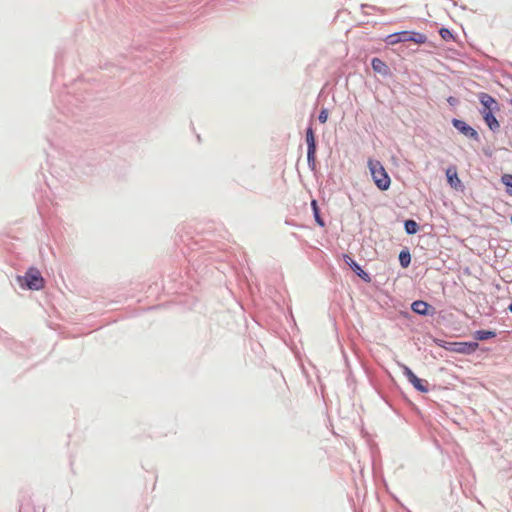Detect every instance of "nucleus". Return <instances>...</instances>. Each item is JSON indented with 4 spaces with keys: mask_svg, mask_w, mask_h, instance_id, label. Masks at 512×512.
Here are the masks:
<instances>
[{
    "mask_svg": "<svg viewBox=\"0 0 512 512\" xmlns=\"http://www.w3.org/2000/svg\"><path fill=\"white\" fill-rule=\"evenodd\" d=\"M368 168L375 185L382 191L388 190L391 184V179L381 162L378 160L369 159Z\"/></svg>",
    "mask_w": 512,
    "mask_h": 512,
    "instance_id": "nucleus-1",
    "label": "nucleus"
},
{
    "mask_svg": "<svg viewBox=\"0 0 512 512\" xmlns=\"http://www.w3.org/2000/svg\"><path fill=\"white\" fill-rule=\"evenodd\" d=\"M17 279L20 286L31 290H40L44 286V280L40 272L35 268H30L25 276H19Z\"/></svg>",
    "mask_w": 512,
    "mask_h": 512,
    "instance_id": "nucleus-2",
    "label": "nucleus"
},
{
    "mask_svg": "<svg viewBox=\"0 0 512 512\" xmlns=\"http://www.w3.org/2000/svg\"><path fill=\"white\" fill-rule=\"evenodd\" d=\"M478 99L482 105L481 114L484 113H496L500 111L499 103L491 95L485 92L478 94Z\"/></svg>",
    "mask_w": 512,
    "mask_h": 512,
    "instance_id": "nucleus-3",
    "label": "nucleus"
},
{
    "mask_svg": "<svg viewBox=\"0 0 512 512\" xmlns=\"http://www.w3.org/2000/svg\"><path fill=\"white\" fill-rule=\"evenodd\" d=\"M477 342H450L446 350L460 354H471L478 349Z\"/></svg>",
    "mask_w": 512,
    "mask_h": 512,
    "instance_id": "nucleus-4",
    "label": "nucleus"
},
{
    "mask_svg": "<svg viewBox=\"0 0 512 512\" xmlns=\"http://www.w3.org/2000/svg\"><path fill=\"white\" fill-rule=\"evenodd\" d=\"M403 374L407 377L408 381L414 386L415 389H417L420 392H428V383L426 380H422L418 378L412 370L403 365Z\"/></svg>",
    "mask_w": 512,
    "mask_h": 512,
    "instance_id": "nucleus-5",
    "label": "nucleus"
},
{
    "mask_svg": "<svg viewBox=\"0 0 512 512\" xmlns=\"http://www.w3.org/2000/svg\"><path fill=\"white\" fill-rule=\"evenodd\" d=\"M306 143L308 146L307 150V159L308 163L315 162V154H316V140L312 127H308L306 130Z\"/></svg>",
    "mask_w": 512,
    "mask_h": 512,
    "instance_id": "nucleus-6",
    "label": "nucleus"
},
{
    "mask_svg": "<svg viewBox=\"0 0 512 512\" xmlns=\"http://www.w3.org/2000/svg\"><path fill=\"white\" fill-rule=\"evenodd\" d=\"M452 124L459 132H461L465 136L475 140L478 139L477 131L471 126H469L466 122L458 119H453Z\"/></svg>",
    "mask_w": 512,
    "mask_h": 512,
    "instance_id": "nucleus-7",
    "label": "nucleus"
},
{
    "mask_svg": "<svg viewBox=\"0 0 512 512\" xmlns=\"http://www.w3.org/2000/svg\"><path fill=\"white\" fill-rule=\"evenodd\" d=\"M430 305L425 301L417 300L412 303V310L419 315H427Z\"/></svg>",
    "mask_w": 512,
    "mask_h": 512,
    "instance_id": "nucleus-8",
    "label": "nucleus"
},
{
    "mask_svg": "<svg viewBox=\"0 0 512 512\" xmlns=\"http://www.w3.org/2000/svg\"><path fill=\"white\" fill-rule=\"evenodd\" d=\"M482 116L485 123L492 131H496L500 128V124L498 120L495 118L494 113H484L482 114Z\"/></svg>",
    "mask_w": 512,
    "mask_h": 512,
    "instance_id": "nucleus-9",
    "label": "nucleus"
},
{
    "mask_svg": "<svg viewBox=\"0 0 512 512\" xmlns=\"http://www.w3.org/2000/svg\"><path fill=\"white\" fill-rule=\"evenodd\" d=\"M371 65L373 70L377 73L382 75H386L388 73V66L379 58H373Z\"/></svg>",
    "mask_w": 512,
    "mask_h": 512,
    "instance_id": "nucleus-10",
    "label": "nucleus"
},
{
    "mask_svg": "<svg viewBox=\"0 0 512 512\" xmlns=\"http://www.w3.org/2000/svg\"><path fill=\"white\" fill-rule=\"evenodd\" d=\"M496 333L494 331L489 330H478L474 333V338L478 341L487 340L490 338H494Z\"/></svg>",
    "mask_w": 512,
    "mask_h": 512,
    "instance_id": "nucleus-11",
    "label": "nucleus"
},
{
    "mask_svg": "<svg viewBox=\"0 0 512 512\" xmlns=\"http://www.w3.org/2000/svg\"><path fill=\"white\" fill-rule=\"evenodd\" d=\"M399 261L403 268H407L411 262V255L408 250H403L399 254Z\"/></svg>",
    "mask_w": 512,
    "mask_h": 512,
    "instance_id": "nucleus-12",
    "label": "nucleus"
},
{
    "mask_svg": "<svg viewBox=\"0 0 512 512\" xmlns=\"http://www.w3.org/2000/svg\"><path fill=\"white\" fill-rule=\"evenodd\" d=\"M410 41L416 44H424L427 41V37L423 33L411 31Z\"/></svg>",
    "mask_w": 512,
    "mask_h": 512,
    "instance_id": "nucleus-13",
    "label": "nucleus"
},
{
    "mask_svg": "<svg viewBox=\"0 0 512 512\" xmlns=\"http://www.w3.org/2000/svg\"><path fill=\"white\" fill-rule=\"evenodd\" d=\"M501 182L506 186V192L512 196V175L504 174L501 177Z\"/></svg>",
    "mask_w": 512,
    "mask_h": 512,
    "instance_id": "nucleus-14",
    "label": "nucleus"
},
{
    "mask_svg": "<svg viewBox=\"0 0 512 512\" xmlns=\"http://www.w3.org/2000/svg\"><path fill=\"white\" fill-rule=\"evenodd\" d=\"M446 175H447V178H448V182L451 184V186L456 187L457 184L460 183V180L458 178L457 172L455 170L452 171L451 169H448L447 172H446Z\"/></svg>",
    "mask_w": 512,
    "mask_h": 512,
    "instance_id": "nucleus-15",
    "label": "nucleus"
},
{
    "mask_svg": "<svg viewBox=\"0 0 512 512\" xmlns=\"http://www.w3.org/2000/svg\"><path fill=\"white\" fill-rule=\"evenodd\" d=\"M404 226L408 234H415L419 229L418 224L414 220H406Z\"/></svg>",
    "mask_w": 512,
    "mask_h": 512,
    "instance_id": "nucleus-16",
    "label": "nucleus"
},
{
    "mask_svg": "<svg viewBox=\"0 0 512 512\" xmlns=\"http://www.w3.org/2000/svg\"><path fill=\"white\" fill-rule=\"evenodd\" d=\"M350 262H347L350 267L363 279H365V277H367V273L364 272L361 267L354 261L352 260L351 258H349Z\"/></svg>",
    "mask_w": 512,
    "mask_h": 512,
    "instance_id": "nucleus-17",
    "label": "nucleus"
},
{
    "mask_svg": "<svg viewBox=\"0 0 512 512\" xmlns=\"http://www.w3.org/2000/svg\"><path fill=\"white\" fill-rule=\"evenodd\" d=\"M439 34L441 36V38L444 40V41H452L454 40V36L453 34L451 33V31L447 28H441L439 30Z\"/></svg>",
    "mask_w": 512,
    "mask_h": 512,
    "instance_id": "nucleus-18",
    "label": "nucleus"
},
{
    "mask_svg": "<svg viewBox=\"0 0 512 512\" xmlns=\"http://www.w3.org/2000/svg\"><path fill=\"white\" fill-rule=\"evenodd\" d=\"M385 41L389 45H395L397 43H401V38L399 37L398 32H397V33H393V34L388 35L386 37Z\"/></svg>",
    "mask_w": 512,
    "mask_h": 512,
    "instance_id": "nucleus-19",
    "label": "nucleus"
},
{
    "mask_svg": "<svg viewBox=\"0 0 512 512\" xmlns=\"http://www.w3.org/2000/svg\"><path fill=\"white\" fill-rule=\"evenodd\" d=\"M312 207H313V210H314V214H315V219L317 221V223L321 226L324 225L322 219L320 218L319 216V212H318V206H317V202L315 200L312 201L311 203Z\"/></svg>",
    "mask_w": 512,
    "mask_h": 512,
    "instance_id": "nucleus-20",
    "label": "nucleus"
},
{
    "mask_svg": "<svg viewBox=\"0 0 512 512\" xmlns=\"http://www.w3.org/2000/svg\"><path fill=\"white\" fill-rule=\"evenodd\" d=\"M399 37L401 38V42L410 41L411 31H401L398 32Z\"/></svg>",
    "mask_w": 512,
    "mask_h": 512,
    "instance_id": "nucleus-21",
    "label": "nucleus"
},
{
    "mask_svg": "<svg viewBox=\"0 0 512 512\" xmlns=\"http://www.w3.org/2000/svg\"><path fill=\"white\" fill-rule=\"evenodd\" d=\"M318 119L321 123H326L327 119H328V110L327 109H322L319 116H318Z\"/></svg>",
    "mask_w": 512,
    "mask_h": 512,
    "instance_id": "nucleus-22",
    "label": "nucleus"
},
{
    "mask_svg": "<svg viewBox=\"0 0 512 512\" xmlns=\"http://www.w3.org/2000/svg\"><path fill=\"white\" fill-rule=\"evenodd\" d=\"M434 342L436 345H438L439 347H442L444 349H446V347H448V343L449 342H446L444 340H441V339H434Z\"/></svg>",
    "mask_w": 512,
    "mask_h": 512,
    "instance_id": "nucleus-23",
    "label": "nucleus"
},
{
    "mask_svg": "<svg viewBox=\"0 0 512 512\" xmlns=\"http://www.w3.org/2000/svg\"><path fill=\"white\" fill-rule=\"evenodd\" d=\"M509 310L512 312V303L509 305Z\"/></svg>",
    "mask_w": 512,
    "mask_h": 512,
    "instance_id": "nucleus-24",
    "label": "nucleus"
}]
</instances>
